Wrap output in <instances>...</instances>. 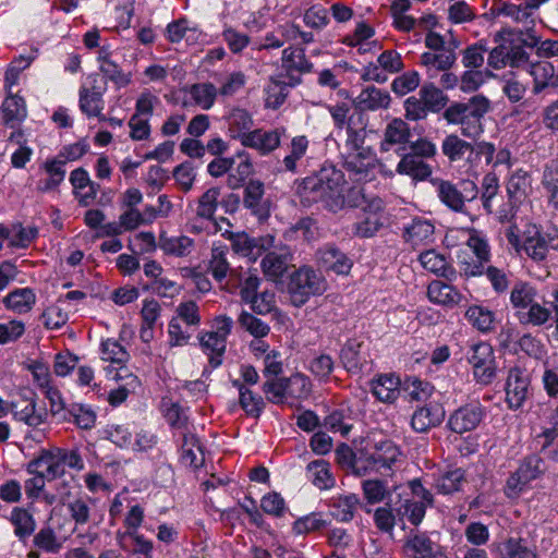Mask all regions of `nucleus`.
I'll use <instances>...</instances> for the list:
<instances>
[{"instance_id":"1","label":"nucleus","mask_w":558,"mask_h":558,"mask_svg":"<svg viewBox=\"0 0 558 558\" xmlns=\"http://www.w3.org/2000/svg\"><path fill=\"white\" fill-rule=\"evenodd\" d=\"M344 175L332 165H323L318 171L301 180H295V194L304 206L323 203L329 211L337 213L343 208Z\"/></svg>"},{"instance_id":"2","label":"nucleus","mask_w":558,"mask_h":558,"mask_svg":"<svg viewBox=\"0 0 558 558\" xmlns=\"http://www.w3.org/2000/svg\"><path fill=\"white\" fill-rule=\"evenodd\" d=\"M490 110V101L484 95L472 96L468 101H453L442 112L448 124L460 125L461 135L476 138L483 133L482 120Z\"/></svg>"},{"instance_id":"3","label":"nucleus","mask_w":558,"mask_h":558,"mask_svg":"<svg viewBox=\"0 0 558 558\" xmlns=\"http://www.w3.org/2000/svg\"><path fill=\"white\" fill-rule=\"evenodd\" d=\"M396 153L400 157L396 167L398 174L408 175L413 181H425L432 175L433 168L425 159L434 158L437 148L427 137H418L409 145V148H401Z\"/></svg>"},{"instance_id":"4","label":"nucleus","mask_w":558,"mask_h":558,"mask_svg":"<svg viewBox=\"0 0 558 558\" xmlns=\"http://www.w3.org/2000/svg\"><path fill=\"white\" fill-rule=\"evenodd\" d=\"M325 278L312 267L303 266L290 276L288 292L294 306H303L311 296L326 291Z\"/></svg>"},{"instance_id":"5","label":"nucleus","mask_w":558,"mask_h":558,"mask_svg":"<svg viewBox=\"0 0 558 558\" xmlns=\"http://www.w3.org/2000/svg\"><path fill=\"white\" fill-rule=\"evenodd\" d=\"M437 196L442 204L456 213H463L465 202L477 197L478 189L473 181L462 180L458 184L439 178L432 179Z\"/></svg>"},{"instance_id":"6","label":"nucleus","mask_w":558,"mask_h":558,"mask_svg":"<svg viewBox=\"0 0 558 558\" xmlns=\"http://www.w3.org/2000/svg\"><path fill=\"white\" fill-rule=\"evenodd\" d=\"M486 416V409L480 402H470L454 410L448 420L451 432L462 435L474 430Z\"/></svg>"},{"instance_id":"7","label":"nucleus","mask_w":558,"mask_h":558,"mask_svg":"<svg viewBox=\"0 0 558 558\" xmlns=\"http://www.w3.org/2000/svg\"><path fill=\"white\" fill-rule=\"evenodd\" d=\"M530 190L531 178L526 171L518 170L511 174L507 182L508 208L499 211V220L501 222L510 221L514 217L515 209L527 196Z\"/></svg>"},{"instance_id":"8","label":"nucleus","mask_w":558,"mask_h":558,"mask_svg":"<svg viewBox=\"0 0 558 558\" xmlns=\"http://www.w3.org/2000/svg\"><path fill=\"white\" fill-rule=\"evenodd\" d=\"M243 205L258 220H267L270 216V202L265 198V185L258 179H251L244 185Z\"/></svg>"},{"instance_id":"9","label":"nucleus","mask_w":558,"mask_h":558,"mask_svg":"<svg viewBox=\"0 0 558 558\" xmlns=\"http://www.w3.org/2000/svg\"><path fill=\"white\" fill-rule=\"evenodd\" d=\"M413 142L412 131L408 122L401 118H393L384 130V137L379 144V149L381 153H387L395 146L397 147L396 150L407 149Z\"/></svg>"},{"instance_id":"10","label":"nucleus","mask_w":558,"mask_h":558,"mask_svg":"<svg viewBox=\"0 0 558 558\" xmlns=\"http://www.w3.org/2000/svg\"><path fill=\"white\" fill-rule=\"evenodd\" d=\"M282 68L287 72L289 86L299 85L301 74L308 73L313 69V63L305 56V49L301 47H288L282 51Z\"/></svg>"},{"instance_id":"11","label":"nucleus","mask_w":558,"mask_h":558,"mask_svg":"<svg viewBox=\"0 0 558 558\" xmlns=\"http://www.w3.org/2000/svg\"><path fill=\"white\" fill-rule=\"evenodd\" d=\"M59 453V447L41 450L35 459L28 462L27 473H40L48 481L63 476L65 469H62Z\"/></svg>"},{"instance_id":"12","label":"nucleus","mask_w":558,"mask_h":558,"mask_svg":"<svg viewBox=\"0 0 558 558\" xmlns=\"http://www.w3.org/2000/svg\"><path fill=\"white\" fill-rule=\"evenodd\" d=\"M284 133L283 128L274 130L255 129L245 136L242 146L255 149L260 155L266 156L280 146Z\"/></svg>"},{"instance_id":"13","label":"nucleus","mask_w":558,"mask_h":558,"mask_svg":"<svg viewBox=\"0 0 558 558\" xmlns=\"http://www.w3.org/2000/svg\"><path fill=\"white\" fill-rule=\"evenodd\" d=\"M554 239L547 240L536 226H530L523 234L521 250L535 262H543L546 259L549 246L558 250V243L553 244Z\"/></svg>"},{"instance_id":"14","label":"nucleus","mask_w":558,"mask_h":558,"mask_svg":"<svg viewBox=\"0 0 558 558\" xmlns=\"http://www.w3.org/2000/svg\"><path fill=\"white\" fill-rule=\"evenodd\" d=\"M390 104L391 96L389 92L374 85L363 88L353 100L355 110L361 113L366 111L386 110L390 107Z\"/></svg>"},{"instance_id":"15","label":"nucleus","mask_w":558,"mask_h":558,"mask_svg":"<svg viewBox=\"0 0 558 558\" xmlns=\"http://www.w3.org/2000/svg\"><path fill=\"white\" fill-rule=\"evenodd\" d=\"M180 461L193 470L204 465L205 458L199 438L191 429L180 434Z\"/></svg>"},{"instance_id":"16","label":"nucleus","mask_w":558,"mask_h":558,"mask_svg":"<svg viewBox=\"0 0 558 558\" xmlns=\"http://www.w3.org/2000/svg\"><path fill=\"white\" fill-rule=\"evenodd\" d=\"M529 377L519 367L509 371L506 381V401L510 409H519L529 393Z\"/></svg>"},{"instance_id":"17","label":"nucleus","mask_w":558,"mask_h":558,"mask_svg":"<svg viewBox=\"0 0 558 558\" xmlns=\"http://www.w3.org/2000/svg\"><path fill=\"white\" fill-rule=\"evenodd\" d=\"M458 45L453 43V48L444 51H426L420 57V64L426 69L429 77H435L439 72L449 71L456 63V48Z\"/></svg>"},{"instance_id":"18","label":"nucleus","mask_w":558,"mask_h":558,"mask_svg":"<svg viewBox=\"0 0 558 558\" xmlns=\"http://www.w3.org/2000/svg\"><path fill=\"white\" fill-rule=\"evenodd\" d=\"M445 410L437 403L417 408L411 417V427L416 433H426L442 423Z\"/></svg>"},{"instance_id":"19","label":"nucleus","mask_w":558,"mask_h":558,"mask_svg":"<svg viewBox=\"0 0 558 558\" xmlns=\"http://www.w3.org/2000/svg\"><path fill=\"white\" fill-rule=\"evenodd\" d=\"M318 264L337 275H347L352 268V260L335 245H326L317 252Z\"/></svg>"},{"instance_id":"20","label":"nucleus","mask_w":558,"mask_h":558,"mask_svg":"<svg viewBox=\"0 0 558 558\" xmlns=\"http://www.w3.org/2000/svg\"><path fill=\"white\" fill-rule=\"evenodd\" d=\"M105 92V87L96 85V80L92 87L82 86L78 99L81 111L89 118L97 117L99 120H105V116L101 114Z\"/></svg>"},{"instance_id":"21","label":"nucleus","mask_w":558,"mask_h":558,"mask_svg":"<svg viewBox=\"0 0 558 558\" xmlns=\"http://www.w3.org/2000/svg\"><path fill=\"white\" fill-rule=\"evenodd\" d=\"M441 151L451 163L471 161L475 146L457 134H449L441 142Z\"/></svg>"},{"instance_id":"22","label":"nucleus","mask_w":558,"mask_h":558,"mask_svg":"<svg viewBox=\"0 0 558 558\" xmlns=\"http://www.w3.org/2000/svg\"><path fill=\"white\" fill-rule=\"evenodd\" d=\"M365 449L371 453V459L379 471L391 469L401 456L400 448L390 439L368 445Z\"/></svg>"},{"instance_id":"23","label":"nucleus","mask_w":558,"mask_h":558,"mask_svg":"<svg viewBox=\"0 0 558 558\" xmlns=\"http://www.w3.org/2000/svg\"><path fill=\"white\" fill-rule=\"evenodd\" d=\"M291 262V254L287 247L279 251H271L266 253L262 259L260 266L265 277L269 280L277 281L283 277L289 269Z\"/></svg>"},{"instance_id":"24","label":"nucleus","mask_w":558,"mask_h":558,"mask_svg":"<svg viewBox=\"0 0 558 558\" xmlns=\"http://www.w3.org/2000/svg\"><path fill=\"white\" fill-rule=\"evenodd\" d=\"M375 154L371 147L357 151H345L343 167L347 171L357 175V179L366 178L369 170L374 168Z\"/></svg>"},{"instance_id":"25","label":"nucleus","mask_w":558,"mask_h":558,"mask_svg":"<svg viewBox=\"0 0 558 558\" xmlns=\"http://www.w3.org/2000/svg\"><path fill=\"white\" fill-rule=\"evenodd\" d=\"M435 227L426 219L414 218L403 232V239L412 247L429 245L434 242Z\"/></svg>"},{"instance_id":"26","label":"nucleus","mask_w":558,"mask_h":558,"mask_svg":"<svg viewBox=\"0 0 558 558\" xmlns=\"http://www.w3.org/2000/svg\"><path fill=\"white\" fill-rule=\"evenodd\" d=\"M289 384H301L304 388V375L295 374L289 378H270L263 385V391L266 399L275 404H281L284 402L287 396H289Z\"/></svg>"},{"instance_id":"27","label":"nucleus","mask_w":558,"mask_h":558,"mask_svg":"<svg viewBox=\"0 0 558 558\" xmlns=\"http://www.w3.org/2000/svg\"><path fill=\"white\" fill-rule=\"evenodd\" d=\"M27 117L25 100L9 92L1 107V120L7 126L14 129Z\"/></svg>"},{"instance_id":"28","label":"nucleus","mask_w":558,"mask_h":558,"mask_svg":"<svg viewBox=\"0 0 558 558\" xmlns=\"http://www.w3.org/2000/svg\"><path fill=\"white\" fill-rule=\"evenodd\" d=\"M418 260L424 269L439 277H444L449 281L453 280L457 276L456 269L449 265L446 257L435 250L422 252L418 256Z\"/></svg>"},{"instance_id":"29","label":"nucleus","mask_w":558,"mask_h":558,"mask_svg":"<svg viewBox=\"0 0 558 558\" xmlns=\"http://www.w3.org/2000/svg\"><path fill=\"white\" fill-rule=\"evenodd\" d=\"M8 520L14 527V535L21 542H25L36 530V520L26 508L13 507Z\"/></svg>"},{"instance_id":"30","label":"nucleus","mask_w":558,"mask_h":558,"mask_svg":"<svg viewBox=\"0 0 558 558\" xmlns=\"http://www.w3.org/2000/svg\"><path fill=\"white\" fill-rule=\"evenodd\" d=\"M227 122L229 136L232 140H239L241 144L245 136L253 131L251 130L254 124L253 118L245 109H233L228 116Z\"/></svg>"},{"instance_id":"31","label":"nucleus","mask_w":558,"mask_h":558,"mask_svg":"<svg viewBox=\"0 0 558 558\" xmlns=\"http://www.w3.org/2000/svg\"><path fill=\"white\" fill-rule=\"evenodd\" d=\"M400 379L393 374L379 375L372 381V392L381 402L391 403L397 400Z\"/></svg>"},{"instance_id":"32","label":"nucleus","mask_w":558,"mask_h":558,"mask_svg":"<svg viewBox=\"0 0 558 558\" xmlns=\"http://www.w3.org/2000/svg\"><path fill=\"white\" fill-rule=\"evenodd\" d=\"M537 290L530 282L518 280L510 291V304L514 313L525 310L536 301Z\"/></svg>"},{"instance_id":"33","label":"nucleus","mask_w":558,"mask_h":558,"mask_svg":"<svg viewBox=\"0 0 558 558\" xmlns=\"http://www.w3.org/2000/svg\"><path fill=\"white\" fill-rule=\"evenodd\" d=\"M427 296L433 303L454 305L460 302L462 295L451 284L434 280L427 288Z\"/></svg>"},{"instance_id":"34","label":"nucleus","mask_w":558,"mask_h":558,"mask_svg":"<svg viewBox=\"0 0 558 558\" xmlns=\"http://www.w3.org/2000/svg\"><path fill=\"white\" fill-rule=\"evenodd\" d=\"M3 303L8 310L19 314L29 312L36 303V295L29 288H20L11 291L4 299Z\"/></svg>"},{"instance_id":"35","label":"nucleus","mask_w":558,"mask_h":558,"mask_svg":"<svg viewBox=\"0 0 558 558\" xmlns=\"http://www.w3.org/2000/svg\"><path fill=\"white\" fill-rule=\"evenodd\" d=\"M331 515L339 522L353 520L355 511L360 506V499L355 494L339 496L332 499Z\"/></svg>"},{"instance_id":"36","label":"nucleus","mask_w":558,"mask_h":558,"mask_svg":"<svg viewBox=\"0 0 558 558\" xmlns=\"http://www.w3.org/2000/svg\"><path fill=\"white\" fill-rule=\"evenodd\" d=\"M514 316L521 325L539 327L549 322L551 311L535 301L525 310L514 313Z\"/></svg>"},{"instance_id":"37","label":"nucleus","mask_w":558,"mask_h":558,"mask_svg":"<svg viewBox=\"0 0 558 558\" xmlns=\"http://www.w3.org/2000/svg\"><path fill=\"white\" fill-rule=\"evenodd\" d=\"M229 247L225 244H219L211 247V256L209 260V268L213 277L217 281H222L228 274H232L230 264L228 262Z\"/></svg>"},{"instance_id":"38","label":"nucleus","mask_w":558,"mask_h":558,"mask_svg":"<svg viewBox=\"0 0 558 558\" xmlns=\"http://www.w3.org/2000/svg\"><path fill=\"white\" fill-rule=\"evenodd\" d=\"M23 407L19 402H12L13 416L21 422L26 423L28 426L37 427L44 423L46 413L36 411V403L34 400L23 401Z\"/></svg>"},{"instance_id":"39","label":"nucleus","mask_w":558,"mask_h":558,"mask_svg":"<svg viewBox=\"0 0 558 558\" xmlns=\"http://www.w3.org/2000/svg\"><path fill=\"white\" fill-rule=\"evenodd\" d=\"M121 548L129 549L132 554H142L145 558H151L153 544L135 531H128L119 537Z\"/></svg>"},{"instance_id":"40","label":"nucleus","mask_w":558,"mask_h":558,"mask_svg":"<svg viewBox=\"0 0 558 558\" xmlns=\"http://www.w3.org/2000/svg\"><path fill=\"white\" fill-rule=\"evenodd\" d=\"M307 473L313 484L319 489H329L335 485L329 463L325 460H315L307 464Z\"/></svg>"},{"instance_id":"41","label":"nucleus","mask_w":558,"mask_h":558,"mask_svg":"<svg viewBox=\"0 0 558 558\" xmlns=\"http://www.w3.org/2000/svg\"><path fill=\"white\" fill-rule=\"evenodd\" d=\"M464 482V471L462 469H454L444 472L435 480V489L437 493L449 495L460 490Z\"/></svg>"},{"instance_id":"42","label":"nucleus","mask_w":558,"mask_h":558,"mask_svg":"<svg viewBox=\"0 0 558 558\" xmlns=\"http://www.w3.org/2000/svg\"><path fill=\"white\" fill-rule=\"evenodd\" d=\"M64 421H73L82 429H90L96 423V413L90 409L80 403H73L63 414Z\"/></svg>"},{"instance_id":"43","label":"nucleus","mask_w":558,"mask_h":558,"mask_svg":"<svg viewBox=\"0 0 558 558\" xmlns=\"http://www.w3.org/2000/svg\"><path fill=\"white\" fill-rule=\"evenodd\" d=\"M418 94L429 112L441 111L449 100L448 96L433 83L424 84Z\"/></svg>"},{"instance_id":"44","label":"nucleus","mask_w":558,"mask_h":558,"mask_svg":"<svg viewBox=\"0 0 558 558\" xmlns=\"http://www.w3.org/2000/svg\"><path fill=\"white\" fill-rule=\"evenodd\" d=\"M193 243V240L185 235L168 238L161 234L159 238V246L166 254L180 257L191 253Z\"/></svg>"},{"instance_id":"45","label":"nucleus","mask_w":558,"mask_h":558,"mask_svg":"<svg viewBox=\"0 0 558 558\" xmlns=\"http://www.w3.org/2000/svg\"><path fill=\"white\" fill-rule=\"evenodd\" d=\"M385 216L364 215L353 225V234L361 239L373 238L386 225Z\"/></svg>"},{"instance_id":"46","label":"nucleus","mask_w":558,"mask_h":558,"mask_svg":"<svg viewBox=\"0 0 558 558\" xmlns=\"http://www.w3.org/2000/svg\"><path fill=\"white\" fill-rule=\"evenodd\" d=\"M397 517L401 518V508L396 509L395 513L391 504L386 502L384 506L374 510L375 526L383 533L391 534L396 525Z\"/></svg>"},{"instance_id":"47","label":"nucleus","mask_w":558,"mask_h":558,"mask_svg":"<svg viewBox=\"0 0 558 558\" xmlns=\"http://www.w3.org/2000/svg\"><path fill=\"white\" fill-rule=\"evenodd\" d=\"M465 318L469 323L482 332H487L493 329L495 323V315L492 311L474 305L466 310Z\"/></svg>"},{"instance_id":"48","label":"nucleus","mask_w":558,"mask_h":558,"mask_svg":"<svg viewBox=\"0 0 558 558\" xmlns=\"http://www.w3.org/2000/svg\"><path fill=\"white\" fill-rule=\"evenodd\" d=\"M361 343L354 339L345 342L340 351V360L343 367L350 373H359L362 369V359L360 355Z\"/></svg>"},{"instance_id":"49","label":"nucleus","mask_w":558,"mask_h":558,"mask_svg":"<svg viewBox=\"0 0 558 558\" xmlns=\"http://www.w3.org/2000/svg\"><path fill=\"white\" fill-rule=\"evenodd\" d=\"M363 496L368 505L383 502L390 496L387 482L383 480H365L362 482Z\"/></svg>"},{"instance_id":"50","label":"nucleus","mask_w":558,"mask_h":558,"mask_svg":"<svg viewBox=\"0 0 558 558\" xmlns=\"http://www.w3.org/2000/svg\"><path fill=\"white\" fill-rule=\"evenodd\" d=\"M190 94L199 107L208 110L215 104L218 89L213 83H197L191 86Z\"/></svg>"},{"instance_id":"51","label":"nucleus","mask_w":558,"mask_h":558,"mask_svg":"<svg viewBox=\"0 0 558 558\" xmlns=\"http://www.w3.org/2000/svg\"><path fill=\"white\" fill-rule=\"evenodd\" d=\"M409 558H430L434 556L433 542L425 534H416L405 543Z\"/></svg>"},{"instance_id":"52","label":"nucleus","mask_w":558,"mask_h":558,"mask_svg":"<svg viewBox=\"0 0 558 558\" xmlns=\"http://www.w3.org/2000/svg\"><path fill=\"white\" fill-rule=\"evenodd\" d=\"M490 11L496 16H509L517 23L525 22L532 16L531 11H529L525 4H513L510 2L500 1L498 4L494 3Z\"/></svg>"},{"instance_id":"53","label":"nucleus","mask_w":558,"mask_h":558,"mask_svg":"<svg viewBox=\"0 0 558 558\" xmlns=\"http://www.w3.org/2000/svg\"><path fill=\"white\" fill-rule=\"evenodd\" d=\"M219 187H210L206 192H204L202 196L198 198V205L196 209L197 216L204 219H213L217 206L219 204Z\"/></svg>"},{"instance_id":"54","label":"nucleus","mask_w":558,"mask_h":558,"mask_svg":"<svg viewBox=\"0 0 558 558\" xmlns=\"http://www.w3.org/2000/svg\"><path fill=\"white\" fill-rule=\"evenodd\" d=\"M238 320L240 326L255 338H264L270 331L267 323L248 312H242Z\"/></svg>"},{"instance_id":"55","label":"nucleus","mask_w":558,"mask_h":558,"mask_svg":"<svg viewBox=\"0 0 558 558\" xmlns=\"http://www.w3.org/2000/svg\"><path fill=\"white\" fill-rule=\"evenodd\" d=\"M365 138H366V126L364 123H361L360 128H355L352 117L349 118L347 125V141H345V151H357L359 149L365 148Z\"/></svg>"},{"instance_id":"56","label":"nucleus","mask_w":558,"mask_h":558,"mask_svg":"<svg viewBox=\"0 0 558 558\" xmlns=\"http://www.w3.org/2000/svg\"><path fill=\"white\" fill-rule=\"evenodd\" d=\"M523 481L529 483L538 478L545 472V464L541 457L531 454L526 457L518 468Z\"/></svg>"},{"instance_id":"57","label":"nucleus","mask_w":558,"mask_h":558,"mask_svg":"<svg viewBox=\"0 0 558 558\" xmlns=\"http://www.w3.org/2000/svg\"><path fill=\"white\" fill-rule=\"evenodd\" d=\"M239 402L244 412L255 418L260 416L265 408L264 399L251 389L242 391L239 396Z\"/></svg>"},{"instance_id":"58","label":"nucleus","mask_w":558,"mask_h":558,"mask_svg":"<svg viewBox=\"0 0 558 558\" xmlns=\"http://www.w3.org/2000/svg\"><path fill=\"white\" fill-rule=\"evenodd\" d=\"M420 74L416 71H408L397 76L391 83V89L399 96H404L415 90L420 85Z\"/></svg>"},{"instance_id":"59","label":"nucleus","mask_w":558,"mask_h":558,"mask_svg":"<svg viewBox=\"0 0 558 558\" xmlns=\"http://www.w3.org/2000/svg\"><path fill=\"white\" fill-rule=\"evenodd\" d=\"M499 190V181L495 173H487L482 181L481 199L486 213H493V199Z\"/></svg>"},{"instance_id":"60","label":"nucleus","mask_w":558,"mask_h":558,"mask_svg":"<svg viewBox=\"0 0 558 558\" xmlns=\"http://www.w3.org/2000/svg\"><path fill=\"white\" fill-rule=\"evenodd\" d=\"M466 245L472 250L478 260L488 263L490 259V247L486 238L478 231L472 230Z\"/></svg>"},{"instance_id":"61","label":"nucleus","mask_w":558,"mask_h":558,"mask_svg":"<svg viewBox=\"0 0 558 558\" xmlns=\"http://www.w3.org/2000/svg\"><path fill=\"white\" fill-rule=\"evenodd\" d=\"M34 544L38 548L53 554L58 553L62 546L50 526L43 527L35 534Z\"/></svg>"},{"instance_id":"62","label":"nucleus","mask_w":558,"mask_h":558,"mask_svg":"<svg viewBox=\"0 0 558 558\" xmlns=\"http://www.w3.org/2000/svg\"><path fill=\"white\" fill-rule=\"evenodd\" d=\"M99 70L102 75L114 83L118 88L126 86L131 82L130 74L122 71L120 65L113 60L107 61L105 64L99 65Z\"/></svg>"},{"instance_id":"63","label":"nucleus","mask_w":558,"mask_h":558,"mask_svg":"<svg viewBox=\"0 0 558 558\" xmlns=\"http://www.w3.org/2000/svg\"><path fill=\"white\" fill-rule=\"evenodd\" d=\"M327 522L320 518L318 513H311L308 515L299 518L292 526L295 534H307L311 532L319 531L325 527Z\"/></svg>"},{"instance_id":"64","label":"nucleus","mask_w":558,"mask_h":558,"mask_svg":"<svg viewBox=\"0 0 558 558\" xmlns=\"http://www.w3.org/2000/svg\"><path fill=\"white\" fill-rule=\"evenodd\" d=\"M504 558H534V553L522 538H509L504 544Z\"/></svg>"}]
</instances>
